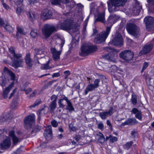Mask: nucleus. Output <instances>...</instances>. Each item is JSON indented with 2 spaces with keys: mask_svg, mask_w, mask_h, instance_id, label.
I'll return each instance as SVG.
<instances>
[{
  "mask_svg": "<svg viewBox=\"0 0 154 154\" xmlns=\"http://www.w3.org/2000/svg\"><path fill=\"white\" fill-rule=\"evenodd\" d=\"M57 40L58 42H60V43L58 44L55 47L52 48L51 49L53 59L55 61H57L59 60L62 48L65 43L64 39L59 38Z\"/></svg>",
  "mask_w": 154,
  "mask_h": 154,
  "instance_id": "obj_1",
  "label": "nucleus"
},
{
  "mask_svg": "<svg viewBox=\"0 0 154 154\" xmlns=\"http://www.w3.org/2000/svg\"><path fill=\"white\" fill-rule=\"evenodd\" d=\"M126 28L128 33L136 38H138L140 34V28L131 21L128 22Z\"/></svg>",
  "mask_w": 154,
  "mask_h": 154,
  "instance_id": "obj_2",
  "label": "nucleus"
},
{
  "mask_svg": "<svg viewBox=\"0 0 154 154\" xmlns=\"http://www.w3.org/2000/svg\"><path fill=\"white\" fill-rule=\"evenodd\" d=\"M127 0H109L107 2L108 10L110 13L116 11L117 7L124 5Z\"/></svg>",
  "mask_w": 154,
  "mask_h": 154,
  "instance_id": "obj_3",
  "label": "nucleus"
},
{
  "mask_svg": "<svg viewBox=\"0 0 154 154\" xmlns=\"http://www.w3.org/2000/svg\"><path fill=\"white\" fill-rule=\"evenodd\" d=\"M110 27H107L106 31L100 33L95 38L94 42L97 44H100L104 42L110 31Z\"/></svg>",
  "mask_w": 154,
  "mask_h": 154,
  "instance_id": "obj_4",
  "label": "nucleus"
},
{
  "mask_svg": "<svg viewBox=\"0 0 154 154\" xmlns=\"http://www.w3.org/2000/svg\"><path fill=\"white\" fill-rule=\"evenodd\" d=\"M56 30V29L54 26L46 24L42 29V33L45 37L48 38Z\"/></svg>",
  "mask_w": 154,
  "mask_h": 154,
  "instance_id": "obj_5",
  "label": "nucleus"
},
{
  "mask_svg": "<svg viewBox=\"0 0 154 154\" xmlns=\"http://www.w3.org/2000/svg\"><path fill=\"white\" fill-rule=\"evenodd\" d=\"M97 49L96 46L90 45L84 46L82 45L81 47V52L80 54L81 56H85L89 53L95 51Z\"/></svg>",
  "mask_w": 154,
  "mask_h": 154,
  "instance_id": "obj_6",
  "label": "nucleus"
},
{
  "mask_svg": "<svg viewBox=\"0 0 154 154\" xmlns=\"http://www.w3.org/2000/svg\"><path fill=\"white\" fill-rule=\"evenodd\" d=\"M134 56L132 51L129 50H125L122 51L120 54V57L126 62L132 60Z\"/></svg>",
  "mask_w": 154,
  "mask_h": 154,
  "instance_id": "obj_7",
  "label": "nucleus"
},
{
  "mask_svg": "<svg viewBox=\"0 0 154 154\" xmlns=\"http://www.w3.org/2000/svg\"><path fill=\"white\" fill-rule=\"evenodd\" d=\"M146 25V28L148 31L154 30V17H146L144 20Z\"/></svg>",
  "mask_w": 154,
  "mask_h": 154,
  "instance_id": "obj_8",
  "label": "nucleus"
},
{
  "mask_svg": "<svg viewBox=\"0 0 154 154\" xmlns=\"http://www.w3.org/2000/svg\"><path fill=\"white\" fill-rule=\"evenodd\" d=\"M109 43L119 47L122 46L123 45V41L121 35L120 33L116 34L112 42Z\"/></svg>",
  "mask_w": 154,
  "mask_h": 154,
  "instance_id": "obj_9",
  "label": "nucleus"
},
{
  "mask_svg": "<svg viewBox=\"0 0 154 154\" xmlns=\"http://www.w3.org/2000/svg\"><path fill=\"white\" fill-rule=\"evenodd\" d=\"M154 45V38L150 43H147L144 45L140 52L142 55L145 54L149 53L152 50Z\"/></svg>",
  "mask_w": 154,
  "mask_h": 154,
  "instance_id": "obj_10",
  "label": "nucleus"
},
{
  "mask_svg": "<svg viewBox=\"0 0 154 154\" xmlns=\"http://www.w3.org/2000/svg\"><path fill=\"white\" fill-rule=\"evenodd\" d=\"M142 9V6L139 2L137 0L134 1V4L132 9V14L134 15H138Z\"/></svg>",
  "mask_w": 154,
  "mask_h": 154,
  "instance_id": "obj_11",
  "label": "nucleus"
},
{
  "mask_svg": "<svg viewBox=\"0 0 154 154\" xmlns=\"http://www.w3.org/2000/svg\"><path fill=\"white\" fill-rule=\"evenodd\" d=\"M60 28L64 30H70L73 27L72 22L69 20L64 21L63 23L60 24Z\"/></svg>",
  "mask_w": 154,
  "mask_h": 154,
  "instance_id": "obj_12",
  "label": "nucleus"
},
{
  "mask_svg": "<svg viewBox=\"0 0 154 154\" xmlns=\"http://www.w3.org/2000/svg\"><path fill=\"white\" fill-rule=\"evenodd\" d=\"M11 58L13 62L12 66L14 67L15 69L23 66V59L20 58L18 59H14L13 57H11Z\"/></svg>",
  "mask_w": 154,
  "mask_h": 154,
  "instance_id": "obj_13",
  "label": "nucleus"
},
{
  "mask_svg": "<svg viewBox=\"0 0 154 154\" xmlns=\"http://www.w3.org/2000/svg\"><path fill=\"white\" fill-rule=\"evenodd\" d=\"M24 121L26 125L30 128L31 126L35 122V115L32 114L27 116L25 118Z\"/></svg>",
  "mask_w": 154,
  "mask_h": 154,
  "instance_id": "obj_14",
  "label": "nucleus"
},
{
  "mask_svg": "<svg viewBox=\"0 0 154 154\" xmlns=\"http://www.w3.org/2000/svg\"><path fill=\"white\" fill-rule=\"evenodd\" d=\"M104 50L107 52H109L108 54L103 55V57L105 59L109 60H112L113 56L111 55V53H113L115 52V49L109 47H105L104 48Z\"/></svg>",
  "mask_w": 154,
  "mask_h": 154,
  "instance_id": "obj_15",
  "label": "nucleus"
},
{
  "mask_svg": "<svg viewBox=\"0 0 154 154\" xmlns=\"http://www.w3.org/2000/svg\"><path fill=\"white\" fill-rule=\"evenodd\" d=\"M113 108L112 107H110L108 111L100 112L99 116L102 119L104 120L107 119L109 116H111L113 113Z\"/></svg>",
  "mask_w": 154,
  "mask_h": 154,
  "instance_id": "obj_16",
  "label": "nucleus"
},
{
  "mask_svg": "<svg viewBox=\"0 0 154 154\" xmlns=\"http://www.w3.org/2000/svg\"><path fill=\"white\" fill-rule=\"evenodd\" d=\"M11 144V141L8 137H6L0 144V149L2 150L9 148Z\"/></svg>",
  "mask_w": 154,
  "mask_h": 154,
  "instance_id": "obj_17",
  "label": "nucleus"
},
{
  "mask_svg": "<svg viewBox=\"0 0 154 154\" xmlns=\"http://www.w3.org/2000/svg\"><path fill=\"white\" fill-rule=\"evenodd\" d=\"M52 15V13L51 11L46 9L43 11L41 17L42 19L45 20L51 18Z\"/></svg>",
  "mask_w": 154,
  "mask_h": 154,
  "instance_id": "obj_18",
  "label": "nucleus"
},
{
  "mask_svg": "<svg viewBox=\"0 0 154 154\" xmlns=\"http://www.w3.org/2000/svg\"><path fill=\"white\" fill-rule=\"evenodd\" d=\"M44 136L46 139L51 138L52 136V127L51 125L46 128L44 132Z\"/></svg>",
  "mask_w": 154,
  "mask_h": 154,
  "instance_id": "obj_19",
  "label": "nucleus"
},
{
  "mask_svg": "<svg viewBox=\"0 0 154 154\" xmlns=\"http://www.w3.org/2000/svg\"><path fill=\"white\" fill-rule=\"evenodd\" d=\"M9 134V137L12 139V143L14 145H17L18 143L20 142V139L15 135L14 131H10Z\"/></svg>",
  "mask_w": 154,
  "mask_h": 154,
  "instance_id": "obj_20",
  "label": "nucleus"
},
{
  "mask_svg": "<svg viewBox=\"0 0 154 154\" xmlns=\"http://www.w3.org/2000/svg\"><path fill=\"white\" fill-rule=\"evenodd\" d=\"M132 114L135 115V118L140 121H142V112L141 110H139L137 108H134L131 110Z\"/></svg>",
  "mask_w": 154,
  "mask_h": 154,
  "instance_id": "obj_21",
  "label": "nucleus"
},
{
  "mask_svg": "<svg viewBox=\"0 0 154 154\" xmlns=\"http://www.w3.org/2000/svg\"><path fill=\"white\" fill-rule=\"evenodd\" d=\"M67 97L63 95L61 97V98L58 101V103L59 107L63 108L65 107L66 103H67V102L69 101Z\"/></svg>",
  "mask_w": 154,
  "mask_h": 154,
  "instance_id": "obj_22",
  "label": "nucleus"
},
{
  "mask_svg": "<svg viewBox=\"0 0 154 154\" xmlns=\"http://www.w3.org/2000/svg\"><path fill=\"white\" fill-rule=\"evenodd\" d=\"M25 62L27 65V68L28 69H30L32 66V60L30 57V55L29 53L26 54L25 58Z\"/></svg>",
  "mask_w": 154,
  "mask_h": 154,
  "instance_id": "obj_23",
  "label": "nucleus"
},
{
  "mask_svg": "<svg viewBox=\"0 0 154 154\" xmlns=\"http://www.w3.org/2000/svg\"><path fill=\"white\" fill-rule=\"evenodd\" d=\"M138 122L135 118L128 119L125 122L122 124V125L125 126L126 125H133L138 123Z\"/></svg>",
  "mask_w": 154,
  "mask_h": 154,
  "instance_id": "obj_24",
  "label": "nucleus"
},
{
  "mask_svg": "<svg viewBox=\"0 0 154 154\" xmlns=\"http://www.w3.org/2000/svg\"><path fill=\"white\" fill-rule=\"evenodd\" d=\"M99 21L103 23L105 22V13H98L97 14V17L96 18L95 22Z\"/></svg>",
  "mask_w": 154,
  "mask_h": 154,
  "instance_id": "obj_25",
  "label": "nucleus"
},
{
  "mask_svg": "<svg viewBox=\"0 0 154 154\" xmlns=\"http://www.w3.org/2000/svg\"><path fill=\"white\" fill-rule=\"evenodd\" d=\"M9 51L11 55L13 56L14 59H18L22 57V55L21 54H16L14 48L13 47H11L9 48Z\"/></svg>",
  "mask_w": 154,
  "mask_h": 154,
  "instance_id": "obj_26",
  "label": "nucleus"
},
{
  "mask_svg": "<svg viewBox=\"0 0 154 154\" xmlns=\"http://www.w3.org/2000/svg\"><path fill=\"white\" fill-rule=\"evenodd\" d=\"M116 16L115 14L110 15L107 19V22L109 24V26H112L116 21Z\"/></svg>",
  "mask_w": 154,
  "mask_h": 154,
  "instance_id": "obj_27",
  "label": "nucleus"
},
{
  "mask_svg": "<svg viewBox=\"0 0 154 154\" xmlns=\"http://www.w3.org/2000/svg\"><path fill=\"white\" fill-rule=\"evenodd\" d=\"M27 15L29 20L31 21H33L36 17V14L35 12L31 10L27 12Z\"/></svg>",
  "mask_w": 154,
  "mask_h": 154,
  "instance_id": "obj_28",
  "label": "nucleus"
},
{
  "mask_svg": "<svg viewBox=\"0 0 154 154\" xmlns=\"http://www.w3.org/2000/svg\"><path fill=\"white\" fill-rule=\"evenodd\" d=\"M14 84L13 82H12L9 86L6 88L4 91H3V96L5 98H7V95L8 93L9 92L10 89L13 86Z\"/></svg>",
  "mask_w": 154,
  "mask_h": 154,
  "instance_id": "obj_29",
  "label": "nucleus"
},
{
  "mask_svg": "<svg viewBox=\"0 0 154 154\" xmlns=\"http://www.w3.org/2000/svg\"><path fill=\"white\" fill-rule=\"evenodd\" d=\"M96 88L94 85V84H90L88 85L86 87V88L85 91V95H87L89 91H91L94 90Z\"/></svg>",
  "mask_w": 154,
  "mask_h": 154,
  "instance_id": "obj_30",
  "label": "nucleus"
},
{
  "mask_svg": "<svg viewBox=\"0 0 154 154\" xmlns=\"http://www.w3.org/2000/svg\"><path fill=\"white\" fill-rule=\"evenodd\" d=\"M4 71L8 74L11 77V79L12 80H14L15 78V75L11 70L5 67L4 68Z\"/></svg>",
  "mask_w": 154,
  "mask_h": 154,
  "instance_id": "obj_31",
  "label": "nucleus"
},
{
  "mask_svg": "<svg viewBox=\"0 0 154 154\" xmlns=\"http://www.w3.org/2000/svg\"><path fill=\"white\" fill-rule=\"evenodd\" d=\"M67 105L66 106V110H69L70 112H71L72 111L74 110V108L72 106V103L70 100H69L67 102Z\"/></svg>",
  "mask_w": 154,
  "mask_h": 154,
  "instance_id": "obj_32",
  "label": "nucleus"
},
{
  "mask_svg": "<svg viewBox=\"0 0 154 154\" xmlns=\"http://www.w3.org/2000/svg\"><path fill=\"white\" fill-rule=\"evenodd\" d=\"M131 101L132 104L134 105H135L137 103V96L134 93L131 95Z\"/></svg>",
  "mask_w": 154,
  "mask_h": 154,
  "instance_id": "obj_33",
  "label": "nucleus"
},
{
  "mask_svg": "<svg viewBox=\"0 0 154 154\" xmlns=\"http://www.w3.org/2000/svg\"><path fill=\"white\" fill-rule=\"evenodd\" d=\"M35 54H34V58L37 59L38 58V56H37V55H41L43 54L44 52L42 50H40L38 49H35Z\"/></svg>",
  "mask_w": 154,
  "mask_h": 154,
  "instance_id": "obj_34",
  "label": "nucleus"
},
{
  "mask_svg": "<svg viewBox=\"0 0 154 154\" xmlns=\"http://www.w3.org/2000/svg\"><path fill=\"white\" fill-rule=\"evenodd\" d=\"M100 137L98 138V141L101 143H103L105 140V138L103 134L101 133H99V134H97Z\"/></svg>",
  "mask_w": 154,
  "mask_h": 154,
  "instance_id": "obj_35",
  "label": "nucleus"
},
{
  "mask_svg": "<svg viewBox=\"0 0 154 154\" xmlns=\"http://www.w3.org/2000/svg\"><path fill=\"white\" fill-rule=\"evenodd\" d=\"M4 27L6 30V31L8 32L9 33L11 32L13 30L12 27L8 23H7Z\"/></svg>",
  "mask_w": 154,
  "mask_h": 154,
  "instance_id": "obj_36",
  "label": "nucleus"
},
{
  "mask_svg": "<svg viewBox=\"0 0 154 154\" xmlns=\"http://www.w3.org/2000/svg\"><path fill=\"white\" fill-rule=\"evenodd\" d=\"M38 114V119H39L41 118V116L44 115L46 113L45 110V108H43L38 111L37 112Z\"/></svg>",
  "mask_w": 154,
  "mask_h": 154,
  "instance_id": "obj_37",
  "label": "nucleus"
},
{
  "mask_svg": "<svg viewBox=\"0 0 154 154\" xmlns=\"http://www.w3.org/2000/svg\"><path fill=\"white\" fill-rule=\"evenodd\" d=\"M42 128V127L38 126H37L34 127L31 132V134L34 135V134L33 135V134H35L36 132L39 131Z\"/></svg>",
  "mask_w": 154,
  "mask_h": 154,
  "instance_id": "obj_38",
  "label": "nucleus"
},
{
  "mask_svg": "<svg viewBox=\"0 0 154 154\" xmlns=\"http://www.w3.org/2000/svg\"><path fill=\"white\" fill-rule=\"evenodd\" d=\"M38 35V31L36 29H32L31 31L30 35L33 38L36 37Z\"/></svg>",
  "mask_w": 154,
  "mask_h": 154,
  "instance_id": "obj_39",
  "label": "nucleus"
},
{
  "mask_svg": "<svg viewBox=\"0 0 154 154\" xmlns=\"http://www.w3.org/2000/svg\"><path fill=\"white\" fill-rule=\"evenodd\" d=\"M28 83H26L25 85H24L23 87L24 88H22L21 89V90L22 91H25V93L27 94H28L32 90V89L30 88H29L26 90L25 89L26 88V87Z\"/></svg>",
  "mask_w": 154,
  "mask_h": 154,
  "instance_id": "obj_40",
  "label": "nucleus"
},
{
  "mask_svg": "<svg viewBox=\"0 0 154 154\" xmlns=\"http://www.w3.org/2000/svg\"><path fill=\"white\" fill-rule=\"evenodd\" d=\"M56 102H52L50 105V107L51 108L50 111L51 112H53L54 110L55 109L56 107Z\"/></svg>",
  "mask_w": 154,
  "mask_h": 154,
  "instance_id": "obj_41",
  "label": "nucleus"
},
{
  "mask_svg": "<svg viewBox=\"0 0 154 154\" xmlns=\"http://www.w3.org/2000/svg\"><path fill=\"white\" fill-rule=\"evenodd\" d=\"M17 105V100L16 99L13 100L12 103L11 104V107L12 109H14L16 108Z\"/></svg>",
  "mask_w": 154,
  "mask_h": 154,
  "instance_id": "obj_42",
  "label": "nucleus"
},
{
  "mask_svg": "<svg viewBox=\"0 0 154 154\" xmlns=\"http://www.w3.org/2000/svg\"><path fill=\"white\" fill-rule=\"evenodd\" d=\"M12 118V117L9 114H8L5 116L3 117L2 119V121H8L9 119H10Z\"/></svg>",
  "mask_w": 154,
  "mask_h": 154,
  "instance_id": "obj_43",
  "label": "nucleus"
},
{
  "mask_svg": "<svg viewBox=\"0 0 154 154\" xmlns=\"http://www.w3.org/2000/svg\"><path fill=\"white\" fill-rule=\"evenodd\" d=\"M0 85L3 88L7 85L6 81L4 80L3 78L2 77H0Z\"/></svg>",
  "mask_w": 154,
  "mask_h": 154,
  "instance_id": "obj_44",
  "label": "nucleus"
},
{
  "mask_svg": "<svg viewBox=\"0 0 154 154\" xmlns=\"http://www.w3.org/2000/svg\"><path fill=\"white\" fill-rule=\"evenodd\" d=\"M133 143V142L132 141H130L129 142H127L124 146V147L125 149H129Z\"/></svg>",
  "mask_w": 154,
  "mask_h": 154,
  "instance_id": "obj_45",
  "label": "nucleus"
},
{
  "mask_svg": "<svg viewBox=\"0 0 154 154\" xmlns=\"http://www.w3.org/2000/svg\"><path fill=\"white\" fill-rule=\"evenodd\" d=\"M41 100L40 99H38L36 100L34 104L31 105L30 107H35V106L38 105L41 103Z\"/></svg>",
  "mask_w": 154,
  "mask_h": 154,
  "instance_id": "obj_46",
  "label": "nucleus"
},
{
  "mask_svg": "<svg viewBox=\"0 0 154 154\" xmlns=\"http://www.w3.org/2000/svg\"><path fill=\"white\" fill-rule=\"evenodd\" d=\"M60 3H61V0H52L51 1V3L52 5H60Z\"/></svg>",
  "mask_w": 154,
  "mask_h": 154,
  "instance_id": "obj_47",
  "label": "nucleus"
},
{
  "mask_svg": "<svg viewBox=\"0 0 154 154\" xmlns=\"http://www.w3.org/2000/svg\"><path fill=\"white\" fill-rule=\"evenodd\" d=\"M131 135L133 137H136L138 136V133L135 130H133L131 133Z\"/></svg>",
  "mask_w": 154,
  "mask_h": 154,
  "instance_id": "obj_48",
  "label": "nucleus"
},
{
  "mask_svg": "<svg viewBox=\"0 0 154 154\" xmlns=\"http://www.w3.org/2000/svg\"><path fill=\"white\" fill-rule=\"evenodd\" d=\"M110 141L112 143H114L117 140V138L116 137L112 136V135H110Z\"/></svg>",
  "mask_w": 154,
  "mask_h": 154,
  "instance_id": "obj_49",
  "label": "nucleus"
},
{
  "mask_svg": "<svg viewBox=\"0 0 154 154\" xmlns=\"http://www.w3.org/2000/svg\"><path fill=\"white\" fill-rule=\"evenodd\" d=\"M149 63L146 62H145L143 64L142 69L141 70V72H143L149 66Z\"/></svg>",
  "mask_w": 154,
  "mask_h": 154,
  "instance_id": "obj_50",
  "label": "nucleus"
},
{
  "mask_svg": "<svg viewBox=\"0 0 154 154\" xmlns=\"http://www.w3.org/2000/svg\"><path fill=\"white\" fill-rule=\"evenodd\" d=\"M148 3L147 7L149 8L151 6L154 5V0H147Z\"/></svg>",
  "mask_w": 154,
  "mask_h": 154,
  "instance_id": "obj_51",
  "label": "nucleus"
},
{
  "mask_svg": "<svg viewBox=\"0 0 154 154\" xmlns=\"http://www.w3.org/2000/svg\"><path fill=\"white\" fill-rule=\"evenodd\" d=\"M23 8L21 7H18L16 9V13L18 15L20 14L22 11Z\"/></svg>",
  "mask_w": 154,
  "mask_h": 154,
  "instance_id": "obj_52",
  "label": "nucleus"
},
{
  "mask_svg": "<svg viewBox=\"0 0 154 154\" xmlns=\"http://www.w3.org/2000/svg\"><path fill=\"white\" fill-rule=\"evenodd\" d=\"M100 82V80L98 79H96L94 82V85L96 88L98 87L99 86V83Z\"/></svg>",
  "mask_w": 154,
  "mask_h": 154,
  "instance_id": "obj_53",
  "label": "nucleus"
},
{
  "mask_svg": "<svg viewBox=\"0 0 154 154\" xmlns=\"http://www.w3.org/2000/svg\"><path fill=\"white\" fill-rule=\"evenodd\" d=\"M57 97L55 95H53L51 97V100H52V102H56Z\"/></svg>",
  "mask_w": 154,
  "mask_h": 154,
  "instance_id": "obj_54",
  "label": "nucleus"
},
{
  "mask_svg": "<svg viewBox=\"0 0 154 154\" xmlns=\"http://www.w3.org/2000/svg\"><path fill=\"white\" fill-rule=\"evenodd\" d=\"M6 23H5L4 21L3 20L2 18H0V26L4 27Z\"/></svg>",
  "mask_w": 154,
  "mask_h": 154,
  "instance_id": "obj_55",
  "label": "nucleus"
},
{
  "mask_svg": "<svg viewBox=\"0 0 154 154\" xmlns=\"http://www.w3.org/2000/svg\"><path fill=\"white\" fill-rule=\"evenodd\" d=\"M51 124L52 126L54 127H57L58 125V124L56 121L55 120H53L51 121Z\"/></svg>",
  "mask_w": 154,
  "mask_h": 154,
  "instance_id": "obj_56",
  "label": "nucleus"
},
{
  "mask_svg": "<svg viewBox=\"0 0 154 154\" xmlns=\"http://www.w3.org/2000/svg\"><path fill=\"white\" fill-rule=\"evenodd\" d=\"M98 128L99 129L102 130L103 129V125L102 123L100 122L99 124H98Z\"/></svg>",
  "mask_w": 154,
  "mask_h": 154,
  "instance_id": "obj_57",
  "label": "nucleus"
},
{
  "mask_svg": "<svg viewBox=\"0 0 154 154\" xmlns=\"http://www.w3.org/2000/svg\"><path fill=\"white\" fill-rule=\"evenodd\" d=\"M49 61L46 64L43 65V66L42 67L43 69H46L49 68Z\"/></svg>",
  "mask_w": 154,
  "mask_h": 154,
  "instance_id": "obj_58",
  "label": "nucleus"
},
{
  "mask_svg": "<svg viewBox=\"0 0 154 154\" xmlns=\"http://www.w3.org/2000/svg\"><path fill=\"white\" fill-rule=\"evenodd\" d=\"M23 0H14V3L17 5L22 3Z\"/></svg>",
  "mask_w": 154,
  "mask_h": 154,
  "instance_id": "obj_59",
  "label": "nucleus"
},
{
  "mask_svg": "<svg viewBox=\"0 0 154 154\" xmlns=\"http://www.w3.org/2000/svg\"><path fill=\"white\" fill-rule=\"evenodd\" d=\"M3 0H2V5H3V7L5 8L7 10H8L9 9V6H8V5H7V4H5V3H4L3 2Z\"/></svg>",
  "mask_w": 154,
  "mask_h": 154,
  "instance_id": "obj_60",
  "label": "nucleus"
},
{
  "mask_svg": "<svg viewBox=\"0 0 154 154\" xmlns=\"http://www.w3.org/2000/svg\"><path fill=\"white\" fill-rule=\"evenodd\" d=\"M70 0H61V3L63 4H67L69 3Z\"/></svg>",
  "mask_w": 154,
  "mask_h": 154,
  "instance_id": "obj_61",
  "label": "nucleus"
},
{
  "mask_svg": "<svg viewBox=\"0 0 154 154\" xmlns=\"http://www.w3.org/2000/svg\"><path fill=\"white\" fill-rule=\"evenodd\" d=\"M22 152V150L20 149H18L16 151L14 152L13 154H20Z\"/></svg>",
  "mask_w": 154,
  "mask_h": 154,
  "instance_id": "obj_62",
  "label": "nucleus"
},
{
  "mask_svg": "<svg viewBox=\"0 0 154 154\" xmlns=\"http://www.w3.org/2000/svg\"><path fill=\"white\" fill-rule=\"evenodd\" d=\"M56 82V80H52V81H50L48 83L47 86H51V85L53 83H54Z\"/></svg>",
  "mask_w": 154,
  "mask_h": 154,
  "instance_id": "obj_63",
  "label": "nucleus"
},
{
  "mask_svg": "<svg viewBox=\"0 0 154 154\" xmlns=\"http://www.w3.org/2000/svg\"><path fill=\"white\" fill-rule=\"evenodd\" d=\"M81 138V136L80 135H76L74 138L75 140L78 142Z\"/></svg>",
  "mask_w": 154,
  "mask_h": 154,
  "instance_id": "obj_64",
  "label": "nucleus"
}]
</instances>
